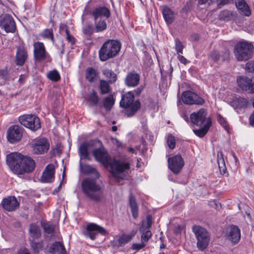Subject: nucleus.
Instances as JSON below:
<instances>
[{"label": "nucleus", "mask_w": 254, "mask_h": 254, "mask_svg": "<svg viewBox=\"0 0 254 254\" xmlns=\"http://www.w3.org/2000/svg\"><path fill=\"white\" fill-rule=\"evenodd\" d=\"M82 191L90 199L96 202L101 201L102 195L101 186L97 184L95 179L88 178L84 180L81 184Z\"/></svg>", "instance_id": "nucleus-3"}, {"label": "nucleus", "mask_w": 254, "mask_h": 254, "mask_svg": "<svg viewBox=\"0 0 254 254\" xmlns=\"http://www.w3.org/2000/svg\"><path fill=\"white\" fill-rule=\"evenodd\" d=\"M178 55V58L181 63L185 64L189 62L184 56L180 55V54Z\"/></svg>", "instance_id": "nucleus-59"}, {"label": "nucleus", "mask_w": 254, "mask_h": 254, "mask_svg": "<svg viewBox=\"0 0 254 254\" xmlns=\"http://www.w3.org/2000/svg\"><path fill=\"white\" fill-rule=\"evenodd\" d=\"M235 4L236 7L246 16H249L251 14L250 7L244 0H236Z\"/></svg>", "instance_id": "nucleus-27"}, {"label": "nucleus", "mask_w": 254, "mask_h": 254, "mask_svg": "<svg viewBox=\"0 0 254 254\" xmlns=\"http://www.w3.org/2000/svg\"><path fill=\"white\" fill-rule=\"evenodd\" d=\"M151 216H147L146 220L142 222L140 228L139 232L141 234V241L146 244L152 236L151 232L149 230L152 225Z\"/></svg>", "instance_id": "nucleus-10"}, {"label": "nucleus", "mask_w": 254, "mask_h": 254, "mask_svg": "<svg viewBox=\"0 0 254 254\" xmlns=\"http://www.w3.org/2000/svg\"><path fill=\"white\" fill-rule=\"evenodd\" d=\"M99 233L104 235L108 234L107 231L104 228L94 223H91L87 226L84 235L91 240H94Z\"/></svg>", "instance_id": "nucleus-14"}, {"label": "nucleus", "mask_w": 254, "mask_h": 254, "mask_svg": "<svg viewBox=\"0 0 254 254\" xmlns=\"http://www.w3.org/2000/svg\"><path fill=\"white\" fill-rule=\"evenodd\" d=\"M162 12L165 21L168 24L172 23L175 19V15L171 9L166 6H164L162 7Z\"/></svg>", "instance_id": "nucleus-26"}, {"label": "nucleus", "mask_w": 254, "mask_h": 254, "mask_svg": "<svg viewBox=\"0 0 254 254\" xmlns=\"http://www.w3.org/2000/svg\"><path fill=\"white\" fill-rule=\"evenodd\" d=\"M143 89V87L142 86H140L138 87L136 90L132 91L134 92V95L135 94L136 95L138 96L141 92H142Z\"/></svg>", "instance_id": "nucleus-60"}, {"label": "nucleus", "mask_w": 254, "mask_h": 254, "mask_svg": "<svg viewBox=\"0 0 254 254\" xmlns=\"http://www.w3.org/2000/svg\"><path fill=\"white\" fill-rule=\"evenodd\" d=\"M140 81V75L134 70L128 72L126 77L125 83L127 87L136 86Z\"/></svg>", "instance_id": "nucleus-20"}, {"label": "nucleus", "mask_w": 254, "mask_h": 254, "mask_svg": "<svg viewBox=\"0 0 254 254\" xmlns=\"http://www.w3.org/2000/svg\"><path fill=\"white\" fill-rule=\"evenodd\" d=\"M227 234L229 240L233 243H237L240 240V230L235 225L228 227L227 229Z\"/></svg>", "instance_id": "nucleus-21"}, {"label": "nucleus", "mask_w": 254, "mask_h": 254, "mask_svg": "<svg viewBox=\"0 0 254 254\" xmlns=\"http://www.w3.org/2000/svg\"><path fill=\"white\" fill-rule=\"evenodd\" d=\"M100 88L102 94H105L109 93L110 92V88L109 84V82H107L104 80H101Z\"/></svg>", "instance_id": "nucleus-42"}, {"label": "nucleus", "mask_w": 254, "mask_h": 254, "mask_svg": "<svg viewBox=\"0 0 254 254\" xmlns=\"http://www.w3.org/2000/svg\"><path fill=\"white\" fill-rule=\"evenodd\" d=\"M18 254H30L28 249L23 248L20 250Z\"/></svg>", "instance_id": "nucleus-61"}, {"label": "nucleus", "mask_w": 254, "mask_h": 254, "mask_svg": "<svg viewBox=\"0 0 254 254\" xmlns=\"http://www.w3.org/2000/svg\"><path fill=\"white\" fill-rule=\"evenodd\" d=\"M94 20L105 18L108 19L111 16V13L109 8L104 5H99L95 7L91 12Z\"/></svg>", "instance_id": "nucleus-16"}, {"label": "nucleus", "mask_w": 254, "mask_h": 254, "mask_svg": "<svg viewBox=\"0 0 254 254\" xmlns=\"http://www.w3.org/2000/svg\"><path fill=\"white\" fill-rule=\"evenodd\" d=\"M48 254H66V253L63 244L59 242H56L50 247Z\"/></svg>", "instance_id": "nucleus-24"}, {"label": "nucleus", "mask_w": 254, "mask_h": 254, "mask_svg": "<svg viewBox=\"0 0 254 254\" xmlns=\"http://www.w3.org/2000/svg\"><path fill=\"white\" fill-rule=\"evenodd\" d=\"M182 100L184 104L188 105H202L205 102L203 99L190 91H187L182 93Z\"/></svg>", "instance_id": "nucleus-9"}, {"label": "nucleus", "mask_w": 254, "mask_h": 254, "mask_svg": "<svg viewBox=\"0 0 254 254\" xmlns=\"http://www.w3.org/2000/svg\"><path fill=\"white\" fill-rule=\"evenodd\" d=\"M112 140H113V142L114 143L116 144V145L118 146V147H120L122 145V144L117 139H116V138H112Z\"/></svg>", "instance_id": "nucleus-62"}, {"label": "nucleus", "mask_w": 254, "mask_h": 254, "mask_svg": "<svg viewBox=\"0 0 254 254\" xmlns=\"http://www.w3.org/2000/svg\"><path fill=\"white\" fill-rule=\"evenodd\" d=\"M32 147L34 154H42L47 152L50 144L47 139L41 138L34 141Z\"/></svg>", "instance_id": "nucleus-12"}, {"label": "nucleus", "mask_w": 254, "mask_h": 254, "mask_svg": "<svg viewBox=\"0 0 254 254\" xmlns=\"http://www.w3.org/2000/svg\"><path fill=\"white\" fill-rule=\"evenodd\" d=\"M65 32L66 35V40L71 44H74L75 43V39L72 36L70 35L69 30L66 29Z\"/></svg>", "instance_id": "nucleus-53"}, {"label": "nucleus", "mask_w": 254, "mask_h": 254, "mask_svg": "<svg viewBox=\"0 0 254 254\" xmlns=\"http://www.w3.org/2000/svg\"><path fill=\"white\" fill-rule=\"evenodd\" d=\"M102 73L108 79L110 83H114L117 79V74L111 69L105 68L102 70Z\"/></svg>", "instance_id": "nucleus-33"}, {"label": "nucleus", "mask_w": 254, "mask_h": 254, "mask_svg": "<svg viewBox=\"0 0 254 254\" xmlns=\"http://www.w3.org/2000/svg\"><path fill=\"white\" fill-rule=\"evenodd\" d=\"M120 105L121 107L126 110L125 114L127 117L134 116L141 107L140 101L134 100V92L132 91H128L122 94Z\"/></svg>", "instance_id": "nucleus-4"}, {"label": "nucleus", "mask_w": 254, "mask_h": 254, "mask_svg": "<svg viewBox=\"0 0 254 254\" xmlns=\"http://www.w3.org/2000/svg\"><path fill=\"white\" fill-rule=\"evenodd\" d=\"M254 82V80L249 79V77L246 76L239 77L237 78L238 85L242 90L247 91L250 89V82Z\"/></svg>", "instance_id": "nucleus-29"}, {"label": "nucleus", "mask_w": 254, "mask_h": 254, "mask_svg": "<svg viewBox=\"0 0 254 254\" xmlns=\"http://www.w3.org/2000/svg\"><path fill=\"white\" fill-rule=\"evenodd\" d=\"M132 239V236L128 235H123L119 239L116 244L117 247H123Z\"/></svg>", "instance_id": "nucleus-39"}, {"label": "nucleus", "mask_w": 254, "mask_h": 254, "mask_svg": "<svg viewBox=\"0 0 254 254\" xmlns=\"http://www.w3.org/2000/svg\"><path fill=\"white\" fill-rule=\"evenodd\" d=\"M210 57L215 62H217L221 58L219 53L216 51L211 52Z\"/></svg>", "instance_id": "nucleus-51"}, {"label": "nucleus", "mask_w": 254, "mask_h": 254, "mask_svg": "<svg viewBox=\"0 0 254 254\" xmlns=\"http://www.w3.org/2000/svg\"><path fill=\"white\" fill-rule=\"evenodd\" d=\"M42 37L53 41V32L51 29H46L42 33Z\"/></svg>", "instance_id": "nucleus-46"}, {"label": "nucleus", "mask_w": 254, "mask_h": 254, "mask_svg": "<svg viewBox=\"0 0 254 254\" xmlns=\"http://www.w3.org/2000/svg\"><path fill=\"white\" fill-rule=\"evenodd\" d=\"M28 58L27 51L23 43L17 47L15 56V64L19 66L23 65Z\"/></svg>", "instance_id": "nucleus-18"}, {"label": "nucleus", "mask_w": 254, "mask_h": 254, "mask_svg": "<svg viewBox=\"0 0 254 254\" xmlns=\"http://www.w3.org/2000/svg\"><path fill=\"white\" fill-rule=\"evenodd\" d=\"M246 70L251 72H254V61H250L246 64Z\"/></svg>", "instance_id": "nucleus-52"}, {"label": "nucleus", "mask_w": 254, "mask_h": 254, "mask_svg": "<svg viewBox=\"0 0 254 254\" xmlns=\"http://www.w3.org/2000/svg\"><path fill=\"white\" fill-rule=\"evenodd\" d=\"M0 25L7 33H13L15 31L16 29V26L13 19L8 14H6L3 16L2 20L0 22Z\"/></svg>", "instance_id": "nucleus-19"}, {"label": "nucleus", "mask_w": 254, "mask_h": 254, "mask_svg": "<svg viewBox=\"0 0 254 254\" xmlns=\"http://www.w3.org/2000/svg\"><path fill=\"white\" fill-rule=\"evenodd\" d=\"M30 237L33 239L39 238L41 236L40 228L36 225L32 224L29 228Z\"/></svg>", "instance_id": "nucleus-36"}, {"label": "nucleus", "mask_w": 254, "mask_h": 254, "mask_svg": "<svg viewBox=\"0 0 254 254\" xmlns=\"http://www.w3.org/2000/svg\"><path fill=\"white\" fill-rule=\"evenodd\" d=\"M30 246L33 251L35 253H38L40 250L42 249L43 245L42 241L36 242L34 241H31Z\"/></svg>", "instance_id": "nucleus-43"}, {"label": "nucleus", "mask_w": 254, "mask_h": 254, "mask_svg": "<svg viewBox=\"0 0 254 254\" xmlns=\"http://www.w3.org/2000/svg\"><path fill=\"white\" fill-rule=\"evenodd\" d=\"M211 119L208 118L206 120V123L204 126L199 129H193V131L195 135L199 136V137H203L207 132L209 127L211 125Z\"/></svg>", "instance_id": "nucleus-28"}, {"label": "nucleus", "mask_w": 254, "mask_h": 254, "mask_svg": "<svg viewBox=\"0 0 254 254\" xmlns=\"http://www.w3.org/2000/svg\"><path fill=\"white\" fill-rule=\"evenodd\" d=\"M94 31L96 32H101L107 29V23L103 18L94 20Z\"/></svg>", "instance_id": "nucleus-30"}, {"label": "nucleus", "mask_w": 254, "mask_h": 254, "mask_svg": "<svg viewBox=\"0 0 254 254\" xmlns=\"http://www.w3.org/2000/svg\"><path fill=\"white\" fill-rule=\"evenodd\" d=\"M6 161L11 170L18 175L29 173L33 171L35 166V162L32 158L17 152L8 154Z\"/></svg>", "instance_id": "nucleus-2"}, {"label": "nucleus", "mask_w": 254, "mask_h": 254, "mask_svg": "<svg viewBox=\"0 0 254 254\" xmlns=\"http://www.w3.org/2000/svg\"><path fill=\"white\" fill-rule=\"evenodd\" d=\"M249 79H251L253 80H254V77H251L250 78L249 77ZM250 83L249 84L250 85V89L248 90L250 92L252 93H254V82H249Z\"/></svg>", "instance_id": "nucleus-57"}, {"label": "nucleus", "mask_w": 254, "mask_h": 254, "mask_svg": "<svg viewBox=\"0 0 254 254\" xmlns=\"http://www.w3.org/2000/svg\"><path fill=\"white\" fill-rule=\"evenodd\" d=\"M248 101L242 97H235L230 102V105L234 109L245 108L247 107Z\"/></svg>", "instance_id": "nucleus-25"}, {"label": "nucleus", "mask_w": 254, "mask_h": 254, "mask_svg": "<svg viewBox=\"0 0 254 254\" xmlns=\"http://www.w3.org/2000/svg\"><path fill=\"white\" fill-rule=\"evenodd\" d=\"M89 144L85 142L81 144L79 148V155L81 158L87 159L89 157V153L88 151V147Z\"/></svg>", "instance_id": "nucleus-37"}, {"label": "nucleus", "mask_w": 254, "mask_h": 254, "mask_svg": "<svg viewBox=\"0 0 254 254\" xmlns=\"http://www.w3.org/2000/svg\"><path fill=\"white\" fill-rule=\"evenodd\" d=\"M114 99L112 95H110L103 99V105L107 111H110L114 104Z\"/></svg>", "instance_id": "nucleus-40"}, {"label": "nucleus", "mask_w": 254, "mask_h": 254, "mask_svg": "<svg viewBox=\"0 0 254 254\" xmlns=\"http://www.w3.org/2000/svg\"><path fill=\"white\" fill-rule=\"evenodd\" d=\"M220 56L223 61L228 60L229 58V51L225 50L223 54Z\"/></svg>", "instance_id": "nucleus-58"}, {"label": "nucleus", "mask_w": 254, "mask_h": 254, "mask_svg": "<svg viewBox=\"0 0 254 254\" xmlns=\"http://www.w3.org/2000/svg\"><path fill=\"white\" fill-rule=\"evenodd\" d=\"M254 46L246 41L238 42L234 48V55L239 61H247L252 57Z\"/></svg>", "instance_id": "nucleus-6"}, {"label": "nucleus", "mask_w": 254, "mask_h": 254, "mask_svg": "<svg viewBox=\"0 0 254 254\" xmlns=\"http://www.w3.org/2000/svg\"><path fill=\"white\" fill-rule=\"evenodd\" d=\"M9 71L7 67L0 69V78L2 79L4 81L8 79Z\"/></svg>", "instance_id": "nucleus-44"}, {"label": "nucleus", "mask_w": 254, "mask_h": 254, "mask_svg": "<svg viewBox=\"0 0 254 254\" xmlns=\"http://www.w3.org/2000/svg\"><path fill=\"white\" fill-rule=\"evenodd\" d=\"M207 111L202 108L197 112L192 113L190 116L192 123L197 126H200L208 118H206Z\"/></svg>", "instance_id": "nucleus-17"}, {"label": "nucleus", "mask_w": 254, "mask_h": 254, "mask_svg": "<svg viewBox=\"0 0 254 254\" xmlns=\"http://www.w3.org/2000/svg\"><path fill=\"white\" fill-rule=\"evenodd\" d=\"M95 159L105 167H110L112 176L118 181L124 180L127 176L126 171L130 168V164L123 161L112 160L107 150L103 147L95 148L92 151Z\"/></svg>", "instance_id": "nucleus-1"}, {"label": "nucleus", "mask_w": 254, "mask_h": 254, "mask_svg": "<svg viewBox=\"0 0 254 254\" xmlns=\"http://www.w3.org/2000/svg\"><path fill=\"white\" fill-rule=\"evenodd\" d=\"M167 143L170 149H174L176 145L175 137L172 135H169L167 138Z\"/></svg>", "instance_id": "nucleus-47"}, {"label": "nucleus", "mask_w": 254, "mask_h": 254, "mask_svg": "<svg viewBox=\"0 0 254 254\" xmlns=\"http://www.w3.org/2000/svg\"><path fill=\"white\" fill-rule=\"evenodd\" d=\"M217 120L218 122L223 126V127L225 128L227 127V123L225 119L220 115L218 116Z\"/></svg>", "instance_id": "nucleus-56"}, {"label": "nucleus", "mask_w": 254, "mask_h": 254, "mask_svg": "<svg viewBox=\"0 0 254 254\" xmlns=\"http://www.w3.org/2000/svg\"><path fill=\"white\" fill-rule=\"evenodd\" d=\"M182 230L181 227L180 226H178L177 228H176L175 230V232L176 233H180Z\"/></svg>", "instance_id": "nucleus-64"}, {"label": "nucleus", "mask_w": 254, "mask_h": 254, "mask_svg": "<svg viewBox=\"0 0 254 254\" xmlns=\"http://www.w3.org/2000/svg\"><path fill=\"white\" fill-rule=\"evenodd\" d=\"M97 73L95 69L92 67H88L85 71L86 79L90 83L96 80Z\"/></svg>", "instance_id": "nucleus-31"}, {"label": "nucleus", "mask_w": 254, "mask_h": 254, "mask_svg": "<svg viewBox=\"0 0 254 254\" xmlns=\"http://www.w3.org/2000/svg\"><path fill=\"white\" fill-rule=\"evenodd\" d=\"M55 166L54 164H50L48 165L41 177L42 182L45 183H51L54 179Z\"/></svg>", "instance_id": "nucleus-22"}, {"label": "nucleus", "mask_w": 254, "mask_h": 254, "mask_svg": "<svg viewBox=\"0 0 254 254\" xmlns=\"http://www.w3.org/2000/svg\"><path fill=\"white\" fill-rule=\"evenodd\" d=\"M1 204L3 208L8 211L15 210L19 206V203L15 196L3 198Z\"/></svg>", "instance_id": "nucleus-23"}, {"label": "nucleus", "mask_w": 254, "mask_h": 254, "mask_svg": "<svg viewBox=\"0 0 254 254\" xmlns=\"http://www.w3.org/2000/svg\"><path fill=\"white\" fill-rule=\"evenodd\" d=\"M168 162L169 168L176 174H179L184 166V160L180 155L169 158Z\"/></svg>", "instance_id": "nucleus-11"}, {"label": "nucleus", "mask_w": 254, "mask_h": 254, "mask_svg": "<svg viewBox=\"0 0 254 254\" xmlns=\"http://www.w3.org/2000/svg\"><path fill=\"white\" fill-rule=\"evenodd\" d=\"M100 101V98L97 94L94 91H92L89 94L88 98V102L89 103L90 106H97Z\"/></svg>", "instance_id": "nucleus-38"}, {"label": "nucleus", "mask_w": 254, "mask_h": 254, "mask_svg": "<svg viewBox=\"0 0 254 254\" xmlns=\"http://www.w3.org/2000/svg\"><path fill=\"white\" fill-rule=\"evenodd\" d=\"M34 58L36 61L40 62L46 59L48 56L43 43L35 42L34 45Z\"/></svg>", "instance_id": "nucleus-15"}, {"label": "nucleus", "mask_w": 254, "mask_h": 254, "mask_svg": "<svg viewBox=\"0 0 254 254\" xmlns=\"http://www.w3.org/2000/svg\"><path fill=\"white\" fill-rule=\"evenodd\" d=\"M43 227L46 233L52 234L54 232L55 227L52 224L46 223L43 225Z\"/></svg>", "instance_id": "nucleus-45"}, {"label": "nucleus", "mask_w": 254, "mask_h": 254, "mask_svg": "<svg viewBox=\"0 0 254 254\" xmlns=\"http://www.w3.org/2000/svg\"><path fill=\"white\" fill-rule=\"evenodd\" d=\"M62 152V148L60 144H57L56 147L53 149L52 154L53 155H59Z\"/></svg>", "instance_id": "nucleus-50"}, {"label": "nucleus", "mask_w": 254, "mask_h": 254, "mask_svg": "<svg viewBox=\"0 0 254 254\" xmlns=\"http://www.w3.org/2000/svg\"><path fill=\"white\" fill-rule=\"evenodd\" d=\"M146 244L141 241L139 244H133L131 248L133 250H139L143 248L145 246Z\"/></svg>", "instance_id": "nucleus-54"}, {"label": "nucleus", "mask_w": 254, "mask_h": 254, "mask_svg": "<svg viewBox=\"0 0 254 254\" xmlns=\"http://www.w3.org/2000/svg\"><path fill=\"white\" fill-rule=\"evenodd\" d=\"M18 120L22 125L32 131H35L41 128L40 119L35 115H24L20 116Z\"/></svg>", "instance_id": "nucleus-8"}, {"label": "nucleus", "mask_w": 254, "mask_h": 254, "mask_svg": "<svg viewBox=\"0 0 254 254\" xmlns=\"http://www.w3.org/2000/svg\"><path fill=\"white\" fill-rule=\"evenodd\" d=\"M217 163L220 173L221 174L225 173L226 168L223 153L221 151H219L217 153Z\"/></svg>", "instance_id": "nucleus-35"}, {"label": "nucleus", "mask_w": 254, "mask_h": 254, "mask_svg": "<svg viewBox=\"0 0 254 254\" xmlns=\"http://www.w3.org/2000/svg\"><path fill=\"white\" fill-rule=\"evenodd\" d=\"M192 231L197 239V247L201 251L205 250L208 246L210 236L207 230L199 226H194Z\"/></svg>", "instance_id": "nucleus-7"}, {"label": "nucleus", "mask_w": 254, "mask_h": 254, "mask_svg": "<svg viewBox=\"0 0 254 254\" xmlns=\"http://www.w3.org/2000/svg\"><path fill=\"white\" fill-rule=\"evenodd\" d=\"M23 128L18 125L11 126L7 132L8 141L12 143L19 141L22 136Z\"/></svg>", "instance_id": "nucleus-13"}, {"label": "nucleus", "mask_w": 254, "mask_h": 254, "mask_svg": "<svg viewBox=\"0 0 254 254\" xmlns=\"http://www.w3.org/2000/svg\"><path fill=\"white\" fill-rule=\"evenodd\" d=\"M94 31V29L91 25L85 26L83 28V33L87 36H90Z\"/></svg>", "instance_id": "nucleus-48"}, {"label": "nucleus", "mask_w": 254, "mask_h": 254, "mask_svg": "<svg viewBox=\"0 0 254 254\" xmlns=\"http://www.w3.org/2000/svg\"><path fill=\"white\" fill-rule=\"evenodd\" d=\"M86 171L88 174H91L93 172H95L97 174V170L90 165H87L85 167Z\"/></svg>", "instance_id": "nucleus-55"}, {"label": "nucleus", "mask_w": 254, "mask_h": 254, "mask_svg": "<svg viewBox=\"0 0 254 254\" xmlns=\"http://www.w3.org/2000/svg\"><path fill=\"white\" fill-rule=\"evenodd\" d=\"M91 175H93L95 178H96V179H98L100 177V173L99 172L97 171V174H96L95 172H93L92 173Z\"/></svg>", "instance_id": "nucleus-63"}, {"label": "nucleus", "mask_w": 254, "mask_h": 254, "mask_svg": "<svg viewBox=\"0 0 254 254\" xmlns=\"http://www.w3.org/2000/svg\"><path fill=\"white\" fill-rule=\"evenodd\" d=\"M121 43L118 40H109L105 42L99 51L101 61L105 62L116 57L120 51Z\"/></svg>", "instance_id": "nucleus-5"}, {"label": "nucleus", "mask_w": 254, "mask_h": 254, "mask_svg": "<svg viewBox=\"0 0 254 254\" xmlns=\"http://www.w3.org/2000/svg\"><path fill=\"white\" fill-rule=\"evenodd\" d=\"M235 15L234 13L228 10H223L221 11L219 15V19L224 21H229L235 18Z\"/></svg>", "instance_id": "nucleus-32"}, {"label": "nucleus", "mask_w": 254, "mask_h": 254, "mask_svg": "<svg viewBox=\"0 0 254 254\" xmlns=\"http://www.w3.org/2000/svg\"><path fill=\"white\" fill-rule=\"evenodd\" d=\"M175 43H176V45H175L176 50L177 51V54H182L184 46H183L182 42L178 39H176Z\"/></svg>", "instance_id": "nucleus-49"}, {"label": "nucleus", "mask_w": 254, "mask_h": 254, "mask_svg": "<svg viewBox=\"0 0 254 254\" xmlns=\"http://www.w3.org/2000/svg\"><path fill=\"white\" fill-rule=\"evenodd\" d=\"M129 205L133 217L134 218H137L138 216V206L135 197L132 194L129 195Z\"/></svg>", "instance_id": "nucleus-34"}, {"label": "nucleus", "mask_w": 254, "mask_h": 254, "mask_svg": "<svg viewBox=\"0 0 254 254\" xmlns=\"http://www.w3.org/2000/svg\"><path fill=\"white\" fill-rule=\"evenodd\" d=\"M47 77L54 82H57L61 79L59 72L56 69L49 71L47 74Z\"/></svg>", "instance_id": "nucleus-41"}]
</instances>
